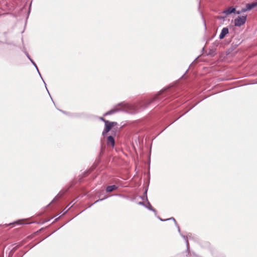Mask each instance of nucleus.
Instances as JSON below:
<instances>
[{
    "mask_svg": "<svg viewBox=\"0 0 257 257\" xmlns=\"http://www.w3.org/2000/svg\"><path fill=\"white\" fill-rule=\"evenodd\" d=\"M37 72H38V74H39V75H40V77H41V79H42V80H43V82H44V84H45V87H46V89H47V91H48V93H49V95H50V96H51V95H50V93H49V91H48V89H47V87H46V84L45 82L44 81V80H43V78H42V76H41V73H40V71H39V69H38V70H37ZM50 97H51V99H52V101H53V103H54V101L53 100V99H52V98L51 97V96H50Z\"/></svg>",
    "mask_w": 257,
    "mask_h": 257,
    "instance_id": "a211bd4d",
    "label": "nucleus"
},
{
    "mask_svg": "<svg viewBox=\"0 0 257 257\" xmlns=\"http://www.w3.org/2000/svg\"><path fill=\"white\" fill-rule=\"evenodd\" d=\"M73 205H71L63 214V215L67 213V212L69 210V209Z\"/></svg>",
    "mask_w": 257,
    "mask_h": 257,
    "instance_id": "f704fd0d",
    "label": "nucleus"
},
{
    "mask_svg": "<svg viewBox=\"0 0 257 257\" xmlns=\"http://www.w3.org/2000/svg\"><path fill=\"white\" fill-rule=\"evenodd\" d=\"M176 89L174 87L167 88L161 90L157 95L139 102L136 105H132L124 102L118 103L114 107L106 112L103 116L111 115L119 111L135 114L147 108L150 104L157 102H163L164 100L170 99H172L176 97L175 93Z\"/></svg>",
    "mask_w": 257,
    "mask_h": 257,
    "instance_id": "f257e3e1",
    "label": "nucleus"
},
{
    "mask_svg": "<svg viewBox=\"0 0 257 257\" xmlns=\"http://www.w3.org/2000/svg\"><path fill=\"white\" fill-rule=\"evenodd\" d=\"M229 33V30L227 27H224L221 30V32L219 35V38L221 40L223 39L227 34Z\"/></svg>",
    "mask_w": 257,
    "mask_h": 257,
    "instance_id": "6e6552de",
    "label": "nucleus"
},
{
    "mask_svg": "<svg viewBox=\"0 0 257 257\" xmlns=\"http://www.w3.org/2000/svg\"><path fill=\"white\" fill-rule=\"evenodd\" d=\"M235 12V8L233 7H230L225 9L222 12L223 14H225L226 16H228Z\"/></svg>",
    "mask_w": 257,
    "mask_h": 257,
    "instance_id": "39448f33",
    "label": "nucleus"
},
{
    "mask_svg": "<svg viewBox=\"0 0 257 257\" xmlns=\"http://www.w3.org/2000/svg\"><path fill=\"white\" fill-rule=\"evenodd\" d=\"M246 16H238L234 19V26L240 27L244 25L246 21Z\"/></svg>",
    "mask_w": 257,
    "mask_h": 257,
    "instance_id": "7ed1b4c3",
    "label": "nucleus"
},
{
    "mask_svg": "<svg viewBox=\"0 0 257 257\" xmlns=\"http://www.w3.org/2000/svg\"><path fill=\"white\" fill-rule=\"evenodd\" d=\"M147 191H148V188H147L146 189V190H145V192L144 193L142 197H141V198L142 200H146L147 202L148 201H149L148 199V197H147Z\"/></svg>",
    "mask_w": 257,
    "mask_h": 257,
    "instance_id": "2eb2a0df",
    "label": "nucleus"
},
{
    "mask_svg": "<svg viewBox=\"0 0 257 257\" xmlns=\"http://www.w3.org/2000/svg\"><path fill=\"white\" fill-rule=\"evenodd\" d=\"M204 49H205V48H204V47L202 48V51H204Z\"/></svg>",
    "mask_w": 257,
    "mask_h": 257,
    "instance_id": "79ce46f5",
    "label": "nucleus"
},
{
    "mask_svg": "<svg viewBox=\"0 0 257 257\" xmlns=\"http://www.w3.org/2000/svg\"><path fill=\"white\" fill-rule=\"evenodd\" d=\"M108 197V196H105L104 198H101V199H98L97 200H96L93 203H92L91 205H90L89 206V207H90L91 206H92L93 204L99 202V201H101L102 200H104V199L107 198Z\"/></svg>",
    "mask_w": 257,
    "mask_h": 257,
    "instance_id": "6ab92c4d",
    "label": "nucleus"
},
{
    "mask_svg": "<svg viewBox=\"0 0 257 257\" xmlns=\"http://www.w3.org/2000/svg\"><path fill=\"white\" fill-rule=\"evenodd\" d=\"M216 52L215 50L213 49H210L208 53L207 54V56H214L216 55Z\"/></svg>",
    "mask_w": 257,
    "mask_h": 257,
    "instance_id": "dca6fc26",
    "label": "nucleus"
},
{
    "mask_svg": "<svg viewBox=\"0 0 257 257\" xmlns=\"http://www.w3.org/2000/svg\"><path fill=\"white\" fill-rule=\"evenodd\" d=\"M214 45H215V47H217L218 45H217V44H214Z\"/></svg>",
    "mask_w": 257,
    "mask_h": 257,
    "instance_id": "37998d69",
    "label": "nucleus"
},
{
    "mask_svg": "<svg viewBox=\"0 0 257 257\" xmlns=\"http://www.w3.org/2000/svg\"><path fill=\"white\" fill-rule=\"evenodd\" d=\"M198 243L203 248H209L210 246V243L207 241L199 240Z\"/></svg>",
    "mask_w": 257,
    "mask_h": 257,
    "instance_id": "423d86ee",
    "label": "nucleus"
},
{
    "mask_svg": "<svg viewBox=\"0 0 257 257\" xmlns=\"http://www.w3.org/2000/svg\"><path fill=\"white\" fill-rule=\"evenodd\" d=\"M51 219H48V220H47L46 221H50Z\"/></svg>",
    "mask_w": 257,
    "mask_h": 257,
    "instance_id": "c03bdc74",
    "label": "nucleus"
},
{
    "mask_svg": "<svg viewBox=\"0 0 257 257\" xmlns=\"http://www.w3.org/2000/svg\"><path fill=\"white\" fill-rule=\"evenodd\" d=\"M19 246L20 245H16V246L14 247L11 250V252L13 253L15 252L19 247Z\"/></svg>",
    "mask_w": 257,
    "mask_h": 257,
    "instance_id": "4be33fe9",
    "label": "nucleus"
},
{
    "mask_svg": "<svg viewBox=\"0 0 257 257\" xmlns=\"http://www.w3.org/2000/svg\"><path fill=\"white\" fill-rule=\"evenodd\" d=\"M224 18H225V17H223V16H220V17H218V19H224Z\"/></svg>",
    "mask_w": 257,
    "mask_h": 257,
    "instance_id": "72a5a7b5",
    "label": "nucleus"
},
{
    "mask_svg": "<svg viewBox=\"0 0 257 257\" xmlns=\"http://www.w3.org/2000/svg\"><path fill=\"white\" fill-rule=\"evenodd\" d=\"M175 226L177 227V228L178 229V231L179 234H180V233H182V232H181L180 228L179 225L177 224V225H175Z\"/></svg>",
    "mask_w": 257,
    "mask_h": 257,
    "instance_id": "c756f323",
    "label": "nucleus"
},
{
    "mask_svg": "<svg viewBox=\"0 0 257 257\" xmlns=\"http://www.w3.org/2000/svg\"><path fill=\"white\" fill-rule=\"evenodd\" d=\"M195 105H194L193 106H192L191 108H190L188 110L186 111L183 114L187 113L190 109H191Z\"/></svg>",
    "mask_w": 257,
    "mask_h": 257,
    "instance_id": "c9c22d12",
    "label": "nucleus"
},
{
    "mask_svg": "<svg viewBox=\"0 0 257 257\" xmlns=\"http://www.w3.org/2000/svg\"><path fill=\"white\" fill-rule=\"evenodd\" d=\"M231 47H232V49H234V48H233V47H234V46H233V45H231Z\"/></svg>",
    "mask_w": 257,
    "mask_h": 257,
    "instance_id": "a19ab883",
    "label": "nucleus"
},
{
    "mask_svg": "<svg viewBox=\"0 0 257 257\" xmlns=\"http://www.w3.org/2000/svg\"><path fill=\"white\" fill-rule=\"evenodd\" d=\"M138 204L145 207L146 205L144 202H139Z\"/></svg>",
    "mask_w": 257,
    "mask_h": 257,
    "instance_id": "c85d7f7f",
    "label": "nucleus"
},
{
    "mask_svg": "<svg viewBox=\"0 0 257 257\" xmlns=\"http://www.w3.org/2000/svg\"><path fill=\"white\" fill-rule=\"evenodd\" d=\"M59 110L60 111H61L64 114H67V115L68 114V112L65 111H64V110H61V109H59Z\"/></svg>",
    "mask_w": 257,
    "mask_h": 257,
    "instance_id": "2f4dec72",
    "label": "nucleus"
},
{
    "mask_svg": "<svg viewBox=\"0 0 257 257\" xmlns=\"http://www.w3.org/2000/svg\"><path fill=\"white\" fill-rule=\"evenodd\" d=\"M197 58H195V59L194 60V61L193 62V63H196V60H197Z\"/></svg>",
    "mask_w": 257,
    "mask_h": 257,
    "instance_id": "4c0bfd02",
    "label": "nucleus"
},
{
    "mask_svg": "<svg viewBox=\"0 0 257 257\" xmlns=\"http://www.w3.org/2000/svg\"><path fill=\"white\" fill-rule=\"evenodd\" d=\"M231 47H232V49H234V48H233V47H234V46H233V45H231Z\"/></svg>",
    "mask_w": 257,
    "mask_h": 257,
    "instance_id": "ea45409f",
    "label": "nucleus"
},
{
    "mask_svg": "<svg viewBox=\"0 0 257 257\" xmlns=\"http://www.w3.org/2000/svg\"><path fill=\"white\" fill-rule=\"evenodd\" d=\"M145 207L147 208L149 210L153 211L155 215H157V211L152 206V205H151V204L149 201H147V204L146 205Z\"/></svg>",
    "mask_w": 257,
    "mask_h": 257,
    "instance_id": "9d476101",
    "label": "nucleus"
},
{
    "mask_svg": "<svg viewBox=\"0 0 257 257\" xmlns=\"http://www.w3.org/2000/svg\"><path fill=\"white\" fill-rule=\"evenodd\" d=\"M257 6V2H253L247 4L246 7L248 11H250Z\"/></svg>",
    "mask_w": 257,
    "mask_h": 257,
    "instance_id": "9b49d317",
    "label": "nucleus"
},
{
    "mask_svg": "<svg viewBox=\"0 0 257 257\" xmlns=\"http://www.w3.org/2000/svg\"><path fill=\"white\" fill-rule=\"evenodd\" d=\"M117 125V123L115 121H106L104 124V128L102 133V135L104 137L110 130L115 126Z\"/></svg>",
    "mask_w": 257,
    "mask_h": 257,
    "instance_id": "f03ea898",
    "label": "nucleus"
},
{
    "mask_svg": "<svg viewBox=\"0 0 257 257\" xmlns=\"http://www.w3.org/2000/svg\"><path fill=\"white\" fill-rule=\"evenodd\" d=\"M24 224L23 222V220H18L17 221H15L13 222H12V223H10L8 224H6L5 225L6 226H8V225H21V224Z\"/></svg>",
    "mask_w": 257,
    "mask_h": 257,
    "instance_id": "ddd939ff",
    "label": "nucleus"
},
{
    "mask_svg": "<svg viewBox=\"0 0 257 257\" xmlns=\"http://www.w3.org/2000/svg\"><path fill=\"white\" fill-rule=\"evenodd\" d=\"M114 196H120V197H122L123 198H127V196H125V195H123L121 194H115L113 195Z\"/></svg>",
    "mask_w": 257,
    "mask_h": 257,
    "instance_id": "b1692460",
    "label": "nucleus"
},
{
    "mask_svg": "<svg viewBox=\"0 0 257 257\" xmlns=\"http://www.w3.org/2000/svg\"><path fill=\"white\" fill-rule=\"evenodd\" d=\"M204 26L205 27V29H206V23H205V22L204 21Z\"/></svg>",
    "mask_w": 257,
    "mask_h": 257,
    "instance_id": "58836bf2",
    "label": "nucleus"
},
{
    "mask_svg": "<svg viewBox=\"0 0 257 257\" xmlns=\"http://www.w3.org/2000/svg\"><path fill=\"white\" fill-rule=\"evenodd\" d=\"M167 219V220H173L175 223V225H177V223L175 220V219L174 218V217H171V218H168V219Z\"/></svg>",
    "mask_w": 257,
    "mask_h": 257,
    "instance_id": "412c9836",
    "label": "nucleus"
},
{
    "mask_svg": "<svg viewBox=\"0 0 257 257\" xmlns=\"http://www.w3.org/2000/svg\"><path fill=\"white\" fill-rule=\"evenodd\" d=\"M181 236L184 239L186 243V250L185 251H188L190 249V245L188 239H189L188 235H184L182 233H180Z\"/></svg>",
    "mask_w": 257,
    "mask_h": 257,
    "instance_id": "0eeeda50",
    "label": "nucleus"
},
{
    "mask_svg": "<svg viewBox=\"0 0 257 257\" xmlns=\"http://www.w3.org/2000/svg\"><path fill=\"white\" fill-rule=\"evenodd\" d=\"M30 61L32 63V64L34 65V66L35 67L36 70H38V66L36 65V63L34 61V60L32 59H31Z\"/></svg>",
    "mask_w": 257,
    "mask_h": 257,
    "instance_id": "5701e85b",
    "label": "nucleus"
},
{
    "mask_svg": "<svg viewBox=\"0 0 257 257\" xmlns=\"http://www.w3.org/2000/svg\"><path fill=\"white\" fill-rule=\"evenodd\" d=\"M187 235L188 236L189 239L193 240V241L196 242L198 243L199 239L197 236H196L194 234H192L191 233H188Z\"/></svg>",
    "mask_w": 257,
    "mask_h": 257,
    "instance_id": "f8f14e48",
    "label": "nucleus"
},
{
    "mask_svg": "<svg viewBox=\"0 0 257 257\" xmlns=\"http://www.w3.org/2000/svg\"><path fill=\"white\" fill-rule=\"evenodd\" d=\"M84 115V113L83 112H76L74 113L71 115V116L76 118H80L83 117Z\"/></svg>",
    "mask_w": 257,
    "mask_h": 257,
    "instance_id": "4468645a",
    "label": "nucleus"
},
{
    "mask_svg": "<svg viewBox=\"0 0 257 257\" xmlns=\"http://www.w3.org/2000/svg\"><path fill=\"white\" fill-rule=\"evenodd\" d=\"M99 119L100 120H101V121H103V122H104V124L105 123V122H106V121H108V120H106L105 119H104L103 117H99Z\"/></svg>",
    "mask_w": 257,
    "mask_h": 257,
    "instance_id": "a878e982",
    "label": "nucleus"
},
{
    "mask_svg": "<svg viewBox=\"0 0 257 257\" xmlns=\"http://www.w3.org/2000/svg\"><path fill=\"white\" fill-rule=\"evenodd\" d=\"M240 11H241V13H244V12H246V11H248L247 9V8H246H246H242V9H241V10Z\"/></svg>",
    "mask_w": 257,
    "mask_h": 257,
    "instance_id": "bb28decb",
    "label": "nucleus"
},
{
    "mask_svg": "<svg viewBox=\"0 0 257 257\" xmlns=\"http://www.w3.org/2000/svg\"><path fill=\"white\" fill-rule=\"evenodd\" d=\"M111 133L113 135L108 136L106 139V144L108 146H110L113 148L115 145V140L114 137L116 135V132L112 131Z\"/></svg>",
    "mask_w": 257,
    "mask_h": 257,
    "instance_id": "20e7f679",
    "label": "nucleus"
},
{
    "mask_svg": "<svg viewBox=\"0 0 257 257\" xmlns=\"http://www.w3.org/2000/svg\"><path fill=\"white\" fill-rule=\"evenodd\" d=\"M118 188V186L115 185L108 186L106 188V191L107 192H111L113 190H115Z\"/></svg>",
    "mask_w": 257,
    "mask_h": 257,
    "instance_id": "1a4fd4ad",
    "label": "nucleus"
},
{
    "mask_svg": "<svg viewBox=\"0 0 257 257\" xmlns=\"http://www.w3.org/2000/svg\"><path fill=\"white\" fill-rule=\"evenodd\" d=\"M59 218H60V217H58L57 218H56L54 222L57 221L59 219Z\"/></svg>",
    "mask_w": 257,
    "mask_h": 257,
    "instance_id": "e433bc0d",
    "label": "nucleus"
},
{
    "mask_svg": "<svg viewBox=\"0 0 257 257\" xmlns=\"http://www.w3.org/2000/svg\"><path fill=\"white\" fill-rule=\"evenodd\" d=\"M37 72H38V74H39V75H40V77H41V79H42V80H43V82H44V84H45V87H46V89H47V91H48V93H49V95H50V96H51V95H50V93H49V91H48V89H47V87H46V84L45 82L44 81V80H43V78H42V76H41V73H40V71H39V69H38V70H37ZM50 97H51V99H52V101H53V103H54V101L53 100V99H52V98L51 97V96H50Z\"/></svg>",
    "mask_w": 257,
    "mask_h": 257,
    "instance_id": "f3484780",
    "label": "nucleus"
},
{
    "mask_svg": "<svg viewBox=\"0 0 257 257\" xmlns=\"http://www.w3.org/2000/svg\"><path fill=\"white\" fill-rule=\"evenodd\" d=\"M160 221H167V219H163L162 218H161L160 216H157V214L156 215H155Z\"/></svg>",
    "mask_w": 257,
    "mask_h": 257,
    "instance_id": "cd10ccee",
    "label": "nucleus"
},
{
    "mask_svg": "<svg viewBox=\"0 0 257 257\" xmlns=\"http://www.w3.org/2000/svg\"><path fill=\"white\" fill-rule=\"evenodd\" d=\"M234 13V14H238V15H239V14H241V11H236L235 10V13Z\"/></svg>",
    "mask_w": 257,
    "mask_h": 257,
    "instance_id": "7c9ffc66",
    "label": "nucleus"
},
{
    "mask_svg": "<svg viewBox=\"0 0 257 257\" xmlns=\"http://www.w3.org/2000/svg\"><path fill=\"white\" fill-rule=\"evenodd\" d=\"M25 55H26V56L27 57V58L29 59V60L30 61L31 59H32V58H31L30 56L29 55V53L27 52V51H25Z\"/></svg>",
    "mask_w": 257,
    "mask_h": 257,
    "instance_id": "393cba45",
    "label": "nucleus"
},
{
    "mask_svg": "<svg viewBox=\"0 0 257 257\" xmlns=\"http://www.w3.org/2000/svg\"><path fill=\"white\" fill-rule=\"evenodd\" d=\"M31 5H32V3L30 4V6H29V11H28V15L30 13Z\"/></svg>",
    "mask_w": 257,
    "mask_h": 257,
    "instance_id": "473e14b6",
    "label": "nucleus"
},
{
    "mask_svg": "<svg viewBox=\"0 0 257 257\" xmlns=\"http://www.w3.org/2000/svg\"><path fill=\"white\" fill-rule=\"evenodd\" d=\"M62 196V195H60L59 194H58L53 200L52 202H55V201H57V200H58L59 199V198H60Z\"/></svg>",
    "mask_w": 257,
    "mask_h": 257,
    "instance_id": "aec40b11",
    "label": "nucleus"
}]
</instances>
